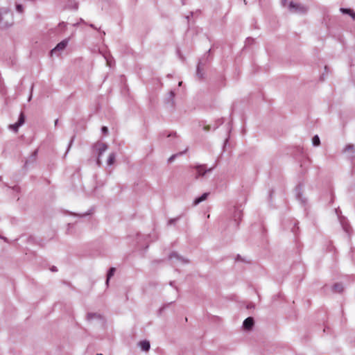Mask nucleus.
<instances>
[{
    "label": "nucleus",
    "mask_w": 355,
    "mask_h": 355,
    "mask_svg": "<svg viewBox=\"0 0 355 355\" xmlns=\"http://www.w3.org/2000/svg\"><path fill=\"white\" fill-rule=\"evenodd\" d=\"M97 355H103L102 354H98Z\"/></svg>",
    "instance_id": "56"
},
{
    "label": "nucleus",
    "mask_w": 355,
    "mask_h": 355,
    "mask_svg": "<svg viewBox=\"0 0 355 355\" xmlns=\"http://www.w3.org/2000/svg\"><path fill=\"white\" fill-rule=\"evenodd\" d=\"M65 26H66V25H65L64 22H62V23H60V24H59V26H60V28L65 27Z\"/></svg>",
    "instance_id": "38"
},
{
    "label": "nucleus",
    "mask_w": 355,
    "mask_h": 355,
    "mask_svg": "<svg viewBox=\"0 0 355 355\" xmlns=\"http://www.w3.org/2000/svg\"><path fill=\"white\" fill-rule=\"evenodd\" d=\"M166 306H167V305H164L162 307H161L159 309V312L161 313L164 309H166Z\"/></svg>",
    "instance_id": "40"
},
{
    "label": "nucleus",
    "mask_w": 355,
    "mask_h": 355,
    "mask_svg": "<svg viewBox=\"0 0 355 355\" xmlns=\"http://www.w3.org/2000/svg\"><path fill=\"white\" fill-rule=\"evenodd\" d=\"M340 223H341V225L343 226V228L344 231L346 233H347L348 234H350V230H351V227H349V225H347V224H345L344 222H343L342 220H340Z\"/></svg>",
    "instance_id": "25"
},
{
    "label": "nucleus",
    "mask_w": 355,
    "mask_h": 355,
    "mask_svg": "<svg viewBox=\"0 0 355 355\" xmlns=\"http://www.w3.org/2000/svg\"><path fill=\"white\" fill-rule=\"evenodd\" d=\"M209 193L208 192H206V193H202L201 196L196 198L193 200V205L194 206H196L198 205V204H200V202H203L204 200H205L207 197L209 196Z\"/></svg>",
    "instance_id": "15"
},
{
    "label": "nucleus",
    "mask_w": 355,
    "mask_h": 355,
    "mask_svg": "<svg viewBox=\"0 0 355 355\" xmlns=\"http://www.w3.org/2000/svg\"><path fill=\"white\" fill-rule=\"evenodd\" d=\"M38 150H35L30 157L26 160L24 163V168H27L31 164L34 163L36 161Z\"/></svg>",
    "instance_id": "11"
},
{
    "label": "nucleus",
    "mask_w": 355,
    "mask_h": 355,
    "mask_svg": "<svg viewBox=\"0 0 355 355\" xmlns=\"http://www.w3.org/2000/svg\"><path fill=\"white\" fill-rule=\"evenodd\" d=\"M247 40H248V42H250V41H252V40H253V39H252V38H250V37H248V38H247Z\"/></svg>",
    "instance_id": "50"
},
{
    "label": "nucleus",
    "mask_w": 355,
    "mask_h": 355,
    "mask_svg": "<svg viewBox=\"0 0 355 355\" xmlns=\"http://www.w3.org/2000/svg\"><path fill=\"white\" fill-rule=\"evenodd\" d=\"M182 82H180L179 84H178L179 86H180L182 85Z\"/></svg>",
    "instance_id": "55"
},
{
    "label": "nucleus",
    "mask_w": 355,
    "mask_h": 355,
    "mask_svg": "<svg viewBox=\"0 0 355 355\" xmlns=\"http://www.w3.org/2000/svg\"><path fill=\"white\" fill-rule=\"evenodd\" d=\"M195 168L196 170V179L203 177L207 173L211 172L213 170V168H207L205 164L197 165L195 166Z\"/></svg>",
    "instance_id": "4"
},
{
    "label": "nucleus",
    "mask_w": 355,
    "mask_h": 355,
    "mask_svg": "<svg viewBox=\"0 0 355 355\" xmlns=\"http://www.w3.org/2000/svg\"><path fill=\"white\" fill-rule=\"evenodd\" d=\"M19 127L21 126L17 122L15 123L14 124L10 125L9 126L10 129L14 131L15 132H17L18 131Z\"/></svg>",
    "instance_id": "27"
},
{
    "label": "nucleus",
    "mask_w": 355,
    "mask_h": 355,
    "mask_svg": "<svg viewBox=\"0 0 355 355\" xmlns=\"http://www.w3.org/2000/svg\"><path fill=\"white\" fill-rule=\"evenodd\" d=\"M340 11L343 15H349L354 20L355 19V12L351 8H340Z\"/></svg>",
    "instance_id": "17"
},
{
    "label": "nucleus",
    "mask_w": 355,
    "mask_h": 355,
    "mask_svg": "<svg viewBox=\"0 0 355 355\" xmlns=\"http://www.w3.org/2000/svg\"><path fill=\"white\" fill-rule=\"evenodd\" d=\"M169 284H170L171 286H173L174 282H171Z\"/></svg>",
    "instance_id": "51"
},
{
    "label": "nucleus",
    "mask_w": 355,
    "mask_h": 355,
    "mask_svg": "<svg viewBox=\"0 0 355 355\" xmlns=\"http://www.w3.org/2000/svg\"><path fill=\"white\" fill-rule=\"evenodd\" d=\"M186 152L185 151H183V152H180L179 153H176V154H173L168 159V163H171L172 162H173L175 160V159L179 156V155H183L184 153Z\"/></svg>",
    "instance_id": "24"
},
{
    "label": "nucleus",
    "mask_w": 355,
    "mask_h": 355,
    "mask_svg": "<svg viewBox=\"0 0 355 355\" xmlns=\"http://www.w3.org/2000/svg\"><path fill=\"white\" fill-rule=\"evenodd\" d=\"M150 235H148L147 236L148 237ZM145 236L144 235H141L140 234H137V239H140L141 237H144Z\"/></svg>",
    "instance_id": "37"
},
{
    "label": "nucleus",
    "mask_w": 355,
    "mask_h": 355,
    "mask_svg": "<svg viewBox=\"0 0 355 355\" xmlns=\"http://www.w3.org/2000/svg\"><path fill=\"white\" fill-rule=\"evenodd\" d=\"M75 137H76L75 135L72 136V137H71V140L69 141V146H68V148L67 150V153L69 151V148H71V145H72V144H73V141L75 139Z\"/></svg>",
    "instance_id": "31"
},
{
    "label": "nucleus",
    "mask_w": 355,
    "mask_h": 355,
    "mask_svg": "<svg viewBox=\"0 0 355 355\" xmlns=\"http://www.w3.org/2000/svg\"><path fill=\"white\" fill-rule=\"evenodd\" d=\"M31 98H32V94H31V95H30V96L28 98V101H31Z\"/></svg>",
    "instance_id": "52"
},
{
    "label": "nucleus",
    "mask_w": 355,
    "mask_h": 355,
    "mask_svg": "<svg viewBox=\"0 0 355 355\" xmlns=\"http://www.w3.org/2000/svg\"><path fill=\"white\" fill-rule=\"evenodd\" d=\"M284 227L286 229H291V231L296 234H297V232L298 230V227L297 226V221L295 220H291L289 221V225H287L286 224L284 223Z\"/></svg>",
    "instance_id": "12"
},
{
    "label": "nucleus",
    "mask_w": 355,
    "mask_h": 355,
    "mask_svg": "<svg viewBox=\"0 0 355 355\" xmlns=\"http://www.w3.org/2000/svg\"><path fill=\"white\" fill-rule=\"evenodd\" d=\"M236 260H241V257L239 254L237 255Z\"/></svg>",
    "instance_id": "46"
},
{
    "label": "nucleus",
    "mask_w": 355,
    "mask_h": 355,
    "mask_svg": "<svg viewBox=\"0 0 355 355\" xmlns=\"http://www.w3.org/2000/svg\"><path fill=\"white\" fill-rule=\"evenodd\" d=\"M15 9L17 12H19L20 14L24 13V6L21 3H15Z\"/></svg>",
    "instance_id": "26"
},
{
    "label": "nucleus",
    "mask_w": 355,
    "mask_h": 355,
    "mask_svg": "<svg viewBox=\"0 0 355 355\" xmlns=\"http://www.w3.org/2000/svg\"><path fill=\"white\" fill-rule=\"evenodd\" d=\"M320 79H321V80H323V79H324V75H322V76H320Z\"/></svg>",
    "instance_id": "53"
},
{
    "label": "nucleus",
    "mask_w": 355,
    "mask_h": 355,
    "mask_svg": "<svg viewBox=\"0 0 355 355\" xmlns=\"http://www.w3.org/2000/svg\"><path fill=\"white\" fill-rule=\"evenodd\" d=\"M96 164L98 165V166H101V164H102V162L101 160V157H97Z\"/></svg>",
    "instance_id": "34"
},
{
    "label": "nucleus",
    "mask_w": 355,
    "mask_h": 355,
    "mask_svg": "<svg viewBox=\"0 0 355 355\" xmlns=\"http://www.w3.org/2000/svg\"><path fill=\"white\" fill-rule=\"evenodd\" d=\"M73 226L71 223H68L67 225V233L70 234V229Z\"/></svg>",
    "instance_id": "35"
},
{
    "label": "nucleus",
    "mask_w": 355,
    "mask_h": 355,
    "mask_svg": "<svg viewBox=\"0 0 355 355\" xmlns=\"http://www.w3.org/2000/svg\"><path fill=\"white\" fill-rule=\"evenodd\" d=\"M114 268H110L107 273V279H106V284L108 285L110 278L114 275L115 272Z\"/></svg>",
    "instance_id": "20"
},
{
    "label": "nucleus",
    "mask_w": 355,
    "mask_h": 355,
    "mask_svg": "<svg viewBox=\"0 0 355 355\" xmlns=\"http://www.w3.org/2000/svg\"><path fill=\"white\" fill-rule=\"evenodd\" d=\"M335 211H336V214H337L338 217V218H340L339 214H340V211L339 210V209H338H338H335Z\"/></svg>",
    "instance_id": "36"
},
{
    "label": "nucleus",
    "mask_w": 355,
    "mask_h": 355,
    "mask_svg": "<svg viewBox=\"0 0 355 355\" xmlns=\"http://www.w3.org/2000/svg\"><path fill=\"white\" fill-rule=\"evenodd\" d=\"M254 324V320L252 317H248L244 320L243 322V328L246 331H250L252 329Z\"/></svg>",
    "instance_id": "9"
},
{
    "label": "nucleus",
    "mask_w": 355,
    "mask_h": 355,
    "mask_svg": "<svg viewBox=\"0 0 355 355\" xmlns=\"http://www.w3.org/2000/svg\"><path fill=\"white\" fill-rule=\"evenodd\" d=\"M288 10L291 12L295 14H305L308 10V7L302 3L291 1L288 5Z\"/></svg>",
    "instance_id": "2"
},
{
    "label": "nucleus",
    "mask_w": 355,
    "mask_h": 355,
    "mask_svg": "<svg viewBox=\"0 0 355 355\" xmlns=\"http://www.w3.org/2000/svg\"><path fill=\"white\" fill-rule=\"evenodd\" d=\"M175 135H176L175 132H170V133L167 134L166 132H162L160 134V137H171L172 135L175 136Z\"/></svg>",
    "instance_id": "30"
},
{
    "label": "nucleus",
    "mask_w": 355,
    "mask_h": 355,
    "mask_svg": "<svg viewBox=\"0 0 355 355\" xmlns=\"http://www.w3.org/2000/svg\"><path fill=\"white\" fill-rule=\"evenodd\" d=\"M175 92L173 91H170L165 98V103L166 104L170 105L171 107H173L174 105V98H175Z\"/></svg>",
    "instance_id": "14"
},
{
    "label": "nucleus",
    "mask_w": 355,
    "mask_h": 355,
    "mask_svg": "<svg viewBox=\"0 0 355 355\" xmlns=\"http://www.w3.org/2000/svg\"><path fill=\"white\" fill-rule=\"evenodd\" d=\"M73 9H75V10L78 9V6L76 3L74 4Z\"/></svg>",
    "instance_id": "47"
},
{
    "label": "nucleus",
    "mask_w": 355,
    "mask_h": 355,
    "mask_svg": "<svg viewBox=\"0 0 355 355\" xmlns=\"http://www.w3.org/2000/svg\"><path fill=\"white\" fill-rule=\"evenodd\" d=\"M204 129H205V130L208 131V130H210V126H209V125H207V126H205V127L204 128Z\"/></svg>",
    "instance_id": "41"
},
{
    "label": "nucleus",
    "mask_w": 355,
    "mask_h": 355,
    "mask_svg": "<svg viewBox=\"0 0 355 355\" xmlns=\"http://www.w3.org/2000/svg\"><path fill=\"white\" fill-rule=\"evenodd\" d=\"M324 69H325V71H327V69H328L327 66H325Z\"/></svg>",
    "instance_id": "54"
},
{
    "label": "nucleus",
    "mask_w": 355,
    "mask_h": 355,
    "mask_svg": "<svg viewBox=\"0 0 355 355\" xmlns=\"http://www.w3.org/2000/svg\"><path fill=\"white\" fill-rule=\"evenodd\" d=\"M178 218H172V219H170L168 222V225H173L175 224V223L177 221Z\"/></svg>",
    "instance_id": "33"
},
{
    "label": "nucleus",
    "mask_w": 355,
    "mask_h": 355,
    "mask_svg": "<svg viewBox=\"0 0 355 355\" xmlns=\"http://www.w3.org/2000/svg\"><path fill=\"white\" fill-rule=\"evenodd\" d=\"M116 160V153H110L107 159V164L109 166H112Z\"/></svg>",
    "instance_id": "19"
},
{
    "label": "nucleus",
    "mask_w": 355,
    "mask_h": 355,
    "mask_svg": "<svg viewBox=\"0 0 355 355\" xmlns=\"http://www.w3.org/2000/svg\"><path fill=\"white\" fill-rule=\"evenodd\" d=\"M69 42L68 39H64L59 42L51 51V56L53 55H58L60 52L62 51L67 46Z\"/></svg>",
    "instance_id": "3"
},
{
    "label": "nucleus",
    "mask_w": 355,
    "mask_h": 355,
    "mask_svg": "<svg viewBox=\"0 0 355 355\" xmlns=\"http://www.w3.org/2000/svg\"><path fill=\"white\" fill-rule=\"evenodd\" d=\"M343 286L340 283H336L334 284L332 289L336 293H341L343 291Z\"/></svg>",
    "instance_id": "21"
},
{
    "label": "nucleus",
    "mask_w": 355,
    "mask_h": 355,
    "mask_svg": "<svg viewBox=\"0 0 355 355\" xmlns=\"http://www.w3.org/2000/svg\"><path fill=\"white\" fill-rule=\"evenodd\" d=\"M14 24L13 14L8 8L0 9V28L6 29Z\"/></svg>",
    "instance_id": "1"
},
{
    "label": "nucleus",
    "mask_w": 355,
    "mask_h": 355,
    "mask_svg": "<svg viewBox=\"0 0 355 355\" xmlns=\"http://www.w3.org/2000/svg\"><path fill=\"white\" fill-rule=\"evenodd\" d=\"M218 121H219V125H220L223 123L222 119H219Z\"/></svg>",
    "instance_id": "49"
},
{
    "label": "nucleus",
    "mask_w": 355,
    "mask_h": 355,
    "mask_svg": "<svg viewBox=\"0 0 355 355\" xmlns=\"http://www.w3.org/2000/svg\"><path fill=\"white\" fill-rule=\"evenodd\" d=\"M211 52V49H209L200 59H203V62L205 63V65L206 64L207 60H208V56L209 54Z\"/></svg>",
    "instance_id": "29"
},
{
    "label": "nucleus",
    "mask_w": 355,
    "mask_h": 355,
    "mask_svg": "<svg viewBox=\"0 0 355 355\" xmlns=\"http://www.w3.org/2000/svg\"><path fill=\"white\" fill-rule=\"evenodd\" d=\"M242 217V211L236 207L234 208L232 220H234L235 225L237 227L239 225V221L241 220Z\"/></svg>",
    "instance_id": "8"
},
{
    "label": "nucleus",
    "mask_w": 355,
    "mask_h": 355,
    "mask_svg": "<svg viewBox=\"0 0 355 355\" xmlns=\"http://www.w3.org/2000/svg\"><path fill=\"white\" fill-rule=\"evenodd\" d=\"M51 271H57V268L55 266H53L51 268Z\"/></svg>",
    "instance_id": "43"
},
{
    "label": "nucleus",
    "mask_w": 355,
    "mask_h": 355,
    "mask_svg": "<svg viewBox=\"0 0 355 355\" xmlns=\"http://www.w3.org/2000/svg\"><path fill=\"white\" fill-rule=\"evenodd\" d=\"M0 239H3L6 242H8V239L6 237L0 236Z\"/></svg>",
    "instance_id": "39"
},
{
    "label": "nucleus",
    "mask_w": 355,
    "mask_h": 355,
    "mask_svg": "<svg viewBox=\"0 0 355 355\" xmlns=\"http://www.w3.org/2000/svg\"><path fill=\"white\" fill-rule=\"evenodd\" d=\"M205 66V63L203 62V59H200L197 65L196 69V76L202 79L204 78V73L202 72L203 70V67Z\"/></svg>",
    "instance_id": "13"
},
{
    "label": "nucleus",
    "mask_w": 355,
    "mask_h": 355,
    "mask_svg": "<svg viewBox=\"0 0 355 355\" xmlns=\"http://www.w3.org/2000/svg\"><path fill=\"white\" fill-rule=\"evenodd\" d=\"M13 189H14L15 191H18L19 190V187H17V186H15V187H13Z\"/></svg>",
    "instance_id": "42"
},
{
    "label": "nucleus",
    "mask_w": 355,
    "mask_h": 355,
    "mask_svg": "<svg viewBox=\"0 0 355 355\" xmlns=\"http://www.w3.org/2000/svg\"><path fill=\"white\" fill-rule=\"evenodd\" d=\"M94 148L97 152L98 157H101L103 154L107 150L108 146L105 143L97 142L94 145Z\"/></svg>",
    "instance_id": "7"
},
{
    "label": "nucleus",
    "mask_w": 355,
    "mask_h": 355,
    "mask_svg": "<svg viewBox=\"0 0 355 355\" xmlns=\"http://www.w3.org/2000/svg\"><path fill=\"white\" fill-rule=\"evenodd\" d=\"M139 346L141 349L144 352H148L150 348V344L148 340H144L139 343Z\"/></svg>",
    "instance_id": "18"
},
{
    "label": "nucleus",
    "mask_w": 355,
    "mask_h": 355,
    "mask_svg": "<svg viewBox=\"0 0 355 355\" xmlns=\"http://www.w3.org/2000/svg\"><path fill=\"white\" fill-rule=\"evenodd\" d=\"M69 214H71L72 216H79V217H85L86 216H88V215L91 214V212L88 211V212H86V213L82 214H76V213H73V212H69Z\"/></svg>",
    "instance_id": "28"
},
{
    "label": "nucleus",
    "mask_w": 355,
    "mask_h": 355,
    "mask_svg": "<svg viewBox=\"0 0 355 355\" xmlns=\"http://www.w3.org/2000/svg\"><path fill=\"white\" fill-rule=\"evenodd\" d=\"M86 319L88 321H92V320H103V317L101 315L96 313H88L86 316Z\"/></svg>",
    "instance_id": "16"
},
{
    "label": "nucleus",
    "mask_w": 355,
    "mask_h": 355,
    "mask_svg": "<svg viewBox=\"0 0 355 355\" xmlns=\"http://www.w3.org/2000/svg\"><path fill=\"white\" fill-rule=\"evenodd\" d=\"M89 26H90V27H92V28H95V29L96 28L94 26V24H89Z\"/></svg>",
    "instance_id": "48"
},
{
    "label": "nucleus",
    "mask_w": 355,
    "mask_h": 355,
    "mask_svg": "<svg viewBox=\"0 0 355 355\" xmlns=\"http://www.w3.org/2000/svg\"><path fill=\"white\" fill-rule=\"evenodd\" d=\"M58 123V119H55V121H54V125L55 126H56Z\"/></svg>",
    "instance_id": "45"
},
{
    "label": "nucleus",
    "mask_w": 355,
    "mask_h": 355,
    "mask_svg": "<svg viewBox=\"0 0 355 355\" xmlns=\"http://www.w3.org/2000/svg\"><path fill=\"white\" fill-rule=\"evenodd\" d=\"M25 119H26V116L24 115V114L23 112H21L19 116V118H18V120L17 121V123L20 125L21 126L22 125L24 124L25 123Z\"/></svg>",
    "instance_id": "22"
},
{
    "label": "nucleus",
    "mask_w": 355,
    "mask_h": 355,
    "mask_svg": "<svg viewBox=\"0 0 355 355\" xmlns=\"http://www.w3.org/2000/svg\"><path fill=\"white\" fill-rule=\"evenodd\" d=\"M101 131H102L103 134L107 135L108 133V128H107V127L103 126L101 128Z\"/></svg>",
    "instance_id": "32"
},
{
    "label": "nucleus",
    "mask_w": 355,
    "mask_h": 355,
    "mask_svg": "<svg viewBox=\"0 0 355 355\" xmlns=\"http://www.w3.org/2000/svg\"><path fill=\"white\" fill-rule=\"evenodd\" d=\"M168 259L173 263L180 262V263H184V264L189 263V260L188 259H187L184 257L180 256V254H178L175 252H173L172 253H171L169 257H168Z\"/></svg>",
    "instance_id": "6"
},
{
    "label": "nucleus",
    "mask_w": 355,
    "mask_h": 355,
    "mask_svg": "<svg viewBox=\"0 0 355 355\" xmlns=\"http://www.w3.org/2000/svg\"><path fill=\"white\" fill-rule=\"evenodd\" d=\"M343 153L346 154L347 158L350 160L355 159V146L353 144H347L343 150Z\"/></svg>",
    "instance_id": "5"
},
{
    "label": "nucleus",
    "mask_w": 355,
    "mask_h": 355,
    "mask_svg": "<svg viewBox=\"0 0 355 355\" xmlns=\"http://www.w3.org/2000/svg\"><path fill=\"white\" fill-rule=\"evenodd\" d=\"M286 1H287V0H282V4L283 6H285V4H286Z\"/></svg>",
    "instance_id": "44"
},
{
    "label": "nucleus",
    "mask_w": 355,
    "mask_h": 355,
    "mask_svg": "<svg viewBox=\"0 0 355 355\" xmlns=\"http://www.w3.org/2000/svg\"><path fill=\"white\" fill-rule=\"evenodd\" d=\"M296 198L297 199L302 203L305 204L306 202V199L302 196V185L301 184H299L296 188Z\"/></svg>",
    "instance_id": "10"
},
{
    "label": "nucleus",
    "mask_w": 355,
    "mask_h": 355,
    "mask_svg": "<svg viewBox=\"0 0 355 355\" xmlns=\"http://www.w3.org/2000/svg\"><path fill=\"white\" fill-rule=\"evenodd\" d=\"M312 144L313 146H318L320 144V139L318 135H315L312 138Z\"/></svg>",
    "instance_id": "23"
}]
</instances>
